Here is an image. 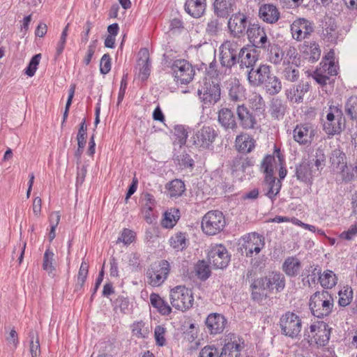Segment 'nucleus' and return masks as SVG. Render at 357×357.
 I'll list each match as a JSON object with an SVG mask.
<instances>
[{"label":"nucleus","mask_w":357,"mask_h":357,"mask_svg":"<svg viewBox=\"0 0 357 357\" xmlns=\"http://www.w3.org/2000/svg\"><path fill=\"white\" fill-rule=\"evenodd\" d=\"M287 105L284 101L280 98H273L270 105V112L272 117L276 119H281L284 116L287 110Z\"/></svg>","instance_id":"obj_38"},{"label":"nucleus","mask_w":357,"mask_h":357,"mask_svg":"<svg viewBox=\"0 0 357 357\" xmlns=\"http://www.w3.org/2000/svg\"><path fill=\"white\" fill-rule=\"evenodd\" d=\"M54 262V253L47 249L43 256V268L47 271L49 275H54V271H55Z\"/></svg>","instance_id":"obj_45"},{"label":"nucleus","mask_w":357,"mask_h":357,"mask_svg":"<svg viewBox=\"0 0 357 357\" xmlns=\"http://www.w3.org/2000/svg\"><path fill=\"white\" fill-rule=\"evenodd\" d=\"M268 53L269 61L275 65L280 63L284 57V52L280 47L275 43H270L265 50Z\"/></svg>","instance_id":"obj_39"},{"label":"nucleus","mask_w":357,"mask_h":357,"mask_svg":"<svg viewBox=\"0 0 357 357\" xmlns=\"http://www.w3.org/2000/svg\"><path fill=\"white\" fill-rule=\"evenodd\" d=\"M172 70L176 82L181 84L190 83L195 76V70L192 66L185 59L174 61L172 66Z\"/></svg>","instance_id":"obj_8"},{"label":"nucleus","mask_w":357,"mask_h":357,"mask_svg":"<svg viewBox=\"0 0 357 357\" xmlns=\"http://www.w3.org/2000/svg\"><path fill=\"white\" fill-rule=\"evenodd\" d=\"M284 77L290 82H295L298 79L299 73L296 66H287L283 71Z\"/></svg>","instance_id":"obj_59"},{"label":"nucleus","mask_w":357,"mask_h":357,"mask_svg":"<svg viewBox=\"0 0 357 357\" xmlns=\"http://www.w3.org/2000/svg\"><path fill=\"white\" fill-rule=\"evenodd\" d=\"M307 333L308 342L310 344H316L317 347H324L329 341L331 328L324 321H318L310 326ZM305 335H307L305 333Z\"/></svg>","instance_id":"obj_5"},{"label":"nucleus","mask_w":357,"mask_h":357,"mask_svg":"<svg viewBox=\"0 0 357 357\" xmlns=\"http://www.w3.org/2000/svg\"><path fill=\"white\" fill-rule=\"evenodd\" d=\"M279 326L283 335L296 338L301 331L302 321L297 314L287 311L280 317Z\"/></svg>","instance_id":"obj_3"},{"label":"nucleus","mask_w":357,"mask_h":357,"mask_svg":"<svg viewBox=\"0 0 357 357\" xmlns=\"http://www.w3.org/2000/svg\"><path fill=\"white\" fill-rule=\"evenodd\" d=\"M309 90V85L300 84L296 86H292L285 91L287 98L292 102H301L303 96Z\"/></svg>","instance_id":"obj_28"},{"label":"nucleus","mask_w":357,"mask_h":357,"mask_svg":"<svg viewBox=\"0 0 357 357\" xmlns=\"http://www.w3.org/2000/svg\"><path fill=\"white\" fill-rule=\"evenodd\" d=\"M236 146L239 152L250 153L255 146V140L247 134L240 135L236 138Z\"/></svg>","instance_id":"obj_35"},{"label":"nucleus","mask_w":357,"mask_h":357,"mask_svg":"<svg viewBox=\"0 0 357 357\" xmlns=\"http://www.w3.org/2000/svg\"><path fill=\"white\" fill-rule=\"evenodd\" d=\"M150 302L152 306L157 309L162 315H169L172 312V308L166 301L155 293L150 295Z\"/></svg>","instance_id":"obj_37"},{"label":"nucleus","mask_w":357,"mask_h":357,"mask_svg":"<svg viewBox=\"0 0 357 357\" xmlns=\"http://www.w3.org/2000/svg\"><path fill=\"white\" fill-rule=\"evenodd\" d=\"M321 26L324 36L330 42H336L339 37V31L335 20L331 17L325 16Z\"/></svg>","instance_id":"obj_25"},{"label":"nucleus","mask_w":357,"mask_h":357,"mask_svg":"<svg viewBox=\"0 0 357 357\" xmlns=\"http://www.w3.org/2000/svg\"><path fill=\"white\" fill-rule=\"evenodd\" d=\"M319 282L321 285L326 289L333 287L337 283V277L335 274L330 270H327L319 276Z\"/></svg>","instance_id":"obj_44"},{"label":"nucleus","mask_w":357,"mask_h":357,"mask_svg":"<svg viewBox=\"0 0 357 357\" xmlns=\"http://www.w3.org/2000/svg\"><path fill=\"white\" fill-rule=\"evenodd\" d=\"M264 185V190H266V196L271 200H274L277 195L280 192L282 183L280 179L276 181L275 176H265Z\"/></svg>","instance_id":"obj_31"},{"label":"nucleus","mask_w":357,"mask_h":357,"mask_svg":"<svg viewBox=\"0 0 357 357\" xmlns=\"http://www.w3.org/2000/svg\"><path fill=\"white\" fill-rule=\"evenodd\" d=\"M337 73V67L334 61H322L320 67L317 68L312 74L314 80L321 85H325L329 80L331 76H335Z\"/></svg>","instance_id":"obj_14"},{"label":"nucleus","mask_w":357,"mask_h":357,"mask_svg":"<svg viewBox=\"0 0 357 357\" xmlns=\"http://www.w3.org/2000/svg\"><path fill=\"white\" fill-rule=\"evenodd\" d=\"M228 96L230 101L240 102L245 99V89L236 79H231L227 84Z\"/></svg>","instance_id":"obj_26"},{"label":"nucleus","mask_w":357,"mask_h":357,"mask_svg":"<svg viewBox=\"0 0 357 357\" xmlns=\"http://www.w3.org/2000/svg\"><path fill=\"white\" fill-rule=\"evenodd\" d=\"M243 346V342L238 337L234 336L225 344L219 357H240Z\"/></svg>","instance_id":"obj_22"},{"label":"nucleus","mask_w":357,"mask_h":357,"mask_svg":"<svg viewBox=\"0 0 357 357\" xmlns=\"http://www.w3.org/2000/svg\"><path fill=\"white\" fill-rule=\"evenodd\" d=\"M345 113L352 120L357 119V96H351L344 107Z\"/></svg>","instance_id":"obj_49"},{"label":"nucleus","mask_w":357,"mask_h":357,"mask_svg":"<svg viewBox=\"0 0 357 357\" xmlns=\"http://www.w3.org/2000/svg\"><path fill=\"white\" fill-rule=\"evenodd\" d=\"M209 263L216 268L222 269L227 266L230 256L227 248L222 244L211 246L208 254Z\"/></svg>","instance_id":"obj_10"},{"label":"nucleus","mask_w":357,"mask_h":357,"mask_svg":"<svg viewBox=\"0 0 357 357\" xmlns=\"http://www.w3.org/2000/svg\"><path fill=\"white\" fill-rule=\"evenodd\" d=\"M218 133L211 126H204L193 137L194 144L199 148L209 149L215 141Z\"/></svg>","instance_id":"obj_13"},{"label":"nucleus","mask_w":357,"mask_h":357,"mask_svg":"<svg viewBox=\"0 0 357 357\" xmlns=\"http://www.w3.org/2000/svg\"><path fill=\"white\" fill-rule=\"evenodd\" d=\"M296 175L298 180L312 184L313 177L318 175V173L312 166V162L303 161L296 167Z\"/></svg>","instance_id":"obj_23"},{"label":"nucleus","mask_w":357,"mask_h":357,"mask_svg":"<svg viewBox=\"0 0 357 357\" xmlns=\"http://www.w3.org/2000/svg\"><path fill=\"white\" fill-rule=\"evenodd\" d=\"M169 299L172 307L183 312L191 308L194 303L192 290L183 285H178L170 290Z\"/></svg>","instance_id":"obj_2"},{"label":"nucleus","mask_w":357,"mask_h":357,"mask_svg":"<svg viewBox=\"0 0 357 357\" xmlns=\"http://www.w3.org/2000/svg\"><path fill=\"white\" fill-rule=\"evenodd\" d=\"M330 162L333 169L344 172L347 169L346 155L339 149L333 150L330 155Z\"/></svg>","instance_id":"obj_33"},{"label":"nucleus","mask_w":357,"mask_h":357,"mask_svg":"<svg viewBox=\"0 0 357 357\" xmlns=\"http://www.w3.org/2000/svg\"><path fill=\"white\" fill-rule=\"evenodd\" d=\"M218 349L213 346H206L201 349L198 357H219Z\"/></svg>","instance_id":"obj_64"},{"label":"nucleus","mask_w":357,"mask_h":357,"mask_svg":"<svg viewBox=\"0 0 357 357\" xmlns=\"http://www.w3.org/2000/svg\"><path fill=\"white\" fill-rule=\"evenodd\" d=\"M307 52L310 54L309 59L312 63L317 61L320 58L321 50L319 45L315 42L310 43Z\"/></svg>","instance_id":"obj_57"},{"label":"nucleus","mask_w":357,"mask_h":357,"mask_svg":"<svg viewBox=\"0 0 357 357\" xmlns=\"http://www.w3.org/2000/svg\"><path fill=\"white\" fill-rule=\"evenodd\" d=\"M324 130L327 134L334 135L341 132V124L339 122L335 123L334 121H327L324 124Z\"/></svg>","instance_id":"obj_61"},{"label":"nucleus","mask_w":357,"mask_h":357,"mask_svg":"<svg viewBox=\"0 0 357 357\" xmlns=\"http://www.w3.org/2000/svg\"><path fill=\"white\" fill-rule=\"evenodd\" d=\"M167 188L169 190V194L171 197H180L185 191V184L179 179L172 181L167 184Z\"/></svg>","instance_id":"obj_42"},{"label":"nucleus","mask_w":357,"mask_h":357,"mask_svg":"<svg viewBox=\"0 0 357 357\" xmlns=\"http://www.w3.org/2000/svg\"><path fill=\"white\" fill-rule=\"evenodd\" d=\"M247 17L241 13L232 15L228 22L229 29L235 37H239L243 34L247 28Z\"/></svg>","instance_id":"obj_21"},{"label":"nucleus","mask_w":357,"mask_h":357,"mask_svg":"<svg viewBox=\"0 0 357 357\" xmlns=\"http://www.w3.org/2000/svg\"><path fill=\"white\" fill-rule=\"evenodd\" d=\"M258 61V54L257 51L250 47H243L239 51L237 63L241 69H247V70L254 68V66Z\"/></svg>","instance_id":"obj_19"},{"label":"nucleus","mask_w":357,"mask_h":357,"mask_svg":"<svg viewBox=\"0 0 357 357\" xmlns=\"http://www.w3.org/2000/svg\"><path fill=\"white\" fill-rule=\"evenodd\" d=\"M172 247L178 250H182L186 247L185 234L179 232L172 236L169 240Z\"/></svg>","instance_id":"obj_51"},{"label":"nucleus","mask_w":357,"mask_h":357,"mask_svg":"<svg viewBox=\"0 0 357 357\" xmlns=\"http://www.w3.org/2000/svg\"><path fill=\"white\" fill-rule=\"evenodd\" d=\"M88 272L89 265L86 261H83L78 272L77 283L75 284V291H79L82 289L87 278Z\"/></svg>","instance_id":"obj_48"},{"label":"nucleus","mask_w":357,"mask_h":357,"mask_svg":"<svg viewBox=\"0 0 357 357\" xmlns=\"http://www.w3.org/2000/svg\"><path fill=\"white\" fill-rule=\"evenodd\" d=\"M247 35L250 42L255 47L266 50L270 46L271 41L268 38L265 30L258 24H252L247 29Z\"/></svg>","instance_id":"obj_11"},{"label":"nucleus","mask_w":357,"mask_h":357,"mask_svg":"<svg viewBox=\"0 0 357 357\" xmlns=\"http://www.w3.org/2000/svg\"><path fill=\"white\" fill-rule=\"evenodd\" d=\"M250 104L252 109L256 112L264 111L265 102L259 94H254L250 99Z\"/></svg>","instance_id":"obj_53"},{"label":"nucleus","mask_w":357,"mask_h":357,"mask_svg":"<svg viewBox=\"0 0 357 357\" xmlns=\"http://www.w3.org/2000/svg\"><path fill=\"white\" fill-rule=\"evenodd\" d=\"M178 215H175L171 211H166L162 220L161 225L165 228H172L176 223Z\"/></svg>","instance_id":"obj_55"},{"label":"nucleus","mask_w":357,"mask_h":357,"mask_svg":"<svg viewBox=\"0 0 357 357\" xmlns=\"http://www.w3.org/2000/svg\"><path fill=\"white\" fill-rule=\"evenodd\" d=\"M234 0H215L213 3L215 13L220 17H227L233 12Z\"/></svg>","instance_id":"obj_36"},{"label":"nucleus","mask_w":357,"mask_h":357,"mask_svg":"<svg viewBox=\"0 0 357 357\" xmlns=\"http://www.w3.org/2000/svg\"><path fill=\"white\" fill-rule=\"evenodd\" d=\"M241 48L238 42L234 40L225 41L219 48L222 66L231 68L236 64Z\"/></svg>","instance_id":"obj_6"},{"label":"nucleus","mask_w":357,"mask_h":357,"mask_svg":"<svg viewBox=\"0 0 357 357\" xmlns=\"http://www.w3.org/2000/svg\"><path fill=\"white\" fill-rule=\"evenodd\" d=\"M253 165V161L248 158L237 156L234 158L231 162V169L233 172H245L246 169Z\"/></svg>","instance_id":"obj_40"},{"label":"nucleus","mask_w":357,"mask_h":357,"mask_svg":"<svg viewBox=\"0 0 357 357\" xmlns=\"http://www.w3.org/2000/svg\"><path fill=\"white\" fill-rule=\"evenodd\" d=\"M135 232L128 229H124L117 242H123L124 244H130L135 240Z\"/></svg>","instance_id":"obj_62"},{"label":"nucleus","mask_w":357,"mask_h":357,"mask_svg":"<svg viewBox=\"0 0 357 357\" xmlns=\"http://www.w3.org/2000/svg\"><path fill=\"white\" fill-rule=\"evenodd\" d=\"M301 268V263L296 257H289L285 259L282 264V270L289 277H295L298 275Z\"/></svg>","instance_id":"obj_34"},{"label":"nucleus","mask_w":357,"mask_h":357,"mask_svg":"<svg viewBox=\"0 0 357 357\" xmlns=\"http://www.w3.org/2000/svg\"><path fill=\"white\" fill-rule=\"evenodd\" d=\"M226 221L223 213L219 211H210L202 220V229L207 235H215L225 227Z\"/></svg>","instance_id":"obj_4"},{"label":"nucleus","mask_w":357,"mask_h":357,"mask_svg":"<svg viewBox=\"0 0 357 357\" xmlns=\"http://www.w3.org/2000/svg\"><path fill=\"white\" fill-rule=\"evenodd\" d=\"M333 306V298L327 291H317L310 297L309 303L310 311L314 317L318 318L329 316Z\"/></svg>","instance_id":"obj_1"},{"label":"nucleus","mask_w":357,"mask_h":357,"mask_svg":"<svg viewBox=\"0 0 357 357\" xmlns=\"http://www.w3.org/2000/svg\"><path fill=\"white\" fill-rule=\"evenodd\" d=\"M326 155L324 153V150L321 148H318L315 151V153L313 155V158L310 162H312V166H315L316 168H314L317 173L320 172L325 166L326 164Z\"/></svg>","instance_id":"obj_43"},{"label":"nucleus","mask_w":357,"mask_h":357,"mask_svg":"<svg viewBox=\"0 0 357 357\" xmlns=\"http://www.w3.org/2000/svg\"><path fill=\"white\" fill-rule=\"evenodd\" d=\"M352 298V289L351 288L347 287L344 291H340L338 303L342 307L347 306L351 302Z\"/></svg>","instance_id":"obj_52"},{"label":"nucleus","mask_w":357,"mask_h":357,"mask_svg":"<svg viewBox=\"0 0 357 357\" xmlns=\"http://www.w3.org/2000/svg\"><path fill=\"white\" fill-rule=\"evenodd\" d=\"M268 80L264 84L268 93L275 95L278 93L282 89L280 80L273 74H271Z\"/></svg>","instance_id":"obj_41"},{"label":"nucleus","mask_w":357,"mask_h":357,"mask_svg":"<svg viewBox=\"0 0 357 357\" xmlns=\"http://www.w3.org/2000/svg\"><path fill=\"white\" fill-rule=\"evenodd\" d=\"M195 271L196 275L202 280H206L211 275L208 265L204 261H199L195 265Z\"/></svg>","instance_id":"obj_50"},{"label":"nucleus","mask_w":357,"mask_h":357,"mask_svg":"<svg viewBox=\"0 0 357 357\" xmlns=\"http://www.w3.org/2000/svg\"><path fill=\"white\" fill-rule=\"evenodd\" d=\"M236 114L239 124L243 129L251 130L258 128L256 114L251 112L244 104L238 105Z\"/></svg>","instance_id":"obj_15"},{"label":"nucleus","mask_w":357,"mask_h":357,"mask_svg":"<svg viewBox=\"0 0 357 357\" xmlns=\"http://www.w3.org/2000/svg\"><path fill=\"white\" fill-rule=\"evenodd\" d=\"M30 337L29 351L31 357H38L40 354V346L39 337L37 332L31 331L29 332Z\"/></svg>","instance_id":"obj_46"},{"label":"nucleus","mask_w":357,"mask_h":357,"mask_svg":"<svg viewBox=\"0 0 357 357\" xmlns=\"http://www.w3.org/2000/svg\"><path fill=\"white\" fill-rule=\"evenodd\" d=\"M221 30V25L218 19H211L208 23L206 28V32L211 36H216Z\"/></svg>","instance_id":"obj_58"},{"label":"nucleus","mask_w":357,"mask_h":357,"mask_svg":"<svg viewBox=\"0 0 357 357\" xmlns=\"http://www.w3.org/2000/svg\"><path fill=\"white\" fill-rule=\"evenodd\" d=\"M227 324L225 317L218 313L210 314L206 320V326L211 334H218L223 331Z\"/></svg>","instance_id":"obj_24"},{"label":"nucleus","mask_w":357,"mask_h":357,"mask_svg":"<svg viewBox=\"0 0 357 357\" xmlns=\"http://www.w3.org/2000/svg\"><path fill=\"white\" fill-rule=\"evenodd\" d=\"M40 54H37L31 58L28 66L25 69L26 75H27L29 77H32L34 75L37 70L38 66L40 63Z\"/></svg>","instance_id":"obj_54"},{"label":"nucleus","mask_w":357,"mask_h":357,"mask_svg":"<svg viewBox=\"0 0 357 357\" xmlns=\"http://www.w3.org/2000/svg\"><path fill=\"white\" fill-rule=\"evenodd\" d=\"M315 135L314 126L309 123L297 125L293 131L294 139L300 144H310Z\"/></svg>","instance_id":"obj_18"},{"label":"nucleus","mask_w":357,"mask_h":357,"mask_svg":"<svg viewBox=\"0 0 357 357\" xmlns=\"http://www.w3.org/2000/svg\"><path fill=\"white\" fill-rule=\"evenodd\" d=\"M206 6V0H187L185 10L193 17L198 18L204 14Z\"/></svg>","instance_id":"obj_32"},{"label":"nucleus","mask_w":357,"mask_h":357,"mask_svg":"<svg viewBox=\"0 0 357 357\" xmlns=\"http://www.w3.org/2000/svg\"><path fill=\"white\" fill-rule=\"evenodd\" d=\"M313 31L312 23L304 18L295 20L291 25L292 37L298 41L309 37Z\"/></svg>","instance_id":"obj_17"},{"label":"nucleus","mask_w":357,"mask_h":357,"mask_svg":"<svg viewBox=\"0 0 357 357\" xmlns=\"http://www.w3.org/2000/svg\"><path fill=\"white\" fill-rule=\"evenodd\" d=\"M271 74V67L265 64L260 65L257 69L247 70L248 80L252 86H264Z\"/></svg>","instance_id":"obj_16"},{"label":"nucleus","mask_w":357,"mask_h":357,"mask_svg":"<svg viewBox=\"0 0 357 357\" xmlns=\"http://www.w3.org/2000/svg\"><path fill=\"white\" fill-rule=\"evenodd\" d=\"M276 165V160L274 155H267L261 164V169L265 174V176H274V168Z\"/></svg>","instance_id":"obj_47"},{"label":"nucleus","mask_w":357,"mask_h":357,"mask_svg":"<svg viewBox=\"0 0 357 357\" xmlns=\"http://www.w3.org/2000/svg\"><path fill=\"white\" fill-rule=\"evenodd\" d=\"M218 122L226 130H235L238 128L233 112L228 108H222L218 111Z\"/></svg>","instance_id":"obj_27"},{"label":"nucleus","mask_w":357,"mask_h":357,"mask_svg":"<svg viewBox=\"0 0 357 357\" xmlns=\"http://www.w3.org/2000/svg\"><path fill=\"white\" fill-rule=\"evenodd\" d=\"M201 101L206 105H212L220 99V85L213 81L206 80L201 89L197 91Z\"/></svg>","instance_id":"obj_9"},{"label":"nucleus","mask_w":357,"mask_h":357,"mask_svg":"<svg viewBox=\"0 0 357 357\" xmlns=\"http://www.w3.org/2000/svg\"><path fill=\"white\" fill-rule=\"evenodd\" d=\"M140 57L137 61L139 67V75L142 81L146 80L150 75L151 63L149 61V54L147 49H142L139 52Z\"/></svg>","instance_id":"obj_29"},{"label":"nucleus","mask_w":357,"mask_h":357,"mask_svg":"<svg viewBox=\"0 0 357 357\" xmlns=\"http://www.w3.org/2000/svg\"><path fill=\"white\" fill-rule=\"evenodd\" d=\"M264 246V241L261 236L255 234L250 235L245 245L246 256L251 257L254 252L259 253Z\"/></svg>","instance_id":"obj_30"},{"label":"nucleus","mask_w":357,"mask_h":357,"mask_svg":"<svg viewBox=\"0 0 357 357\" xmlns=\"http://www.w3.org/2000/svg\"><path fill=\"white\" fill-rule=\"evenodd\" d=\"M144 324L142 321L133 324L132 331L133 335L138 338H145L149 334L147 328H144Z\"/></svg>","instance_id":"obj_56"},{"label":"nucleus","mask_w":357,"mask_h":357,"mask_svg":"<svg viewBox=\"0 0 357 357\" xmlns=\"http://www.w3.org/2000/svg\"><path fill=\"white\" fill-rule=\"evenodd\" d=\"M170 271L167 261L161 260L150 266L146 272L147 282L152 287H159L167 280Z\"/></svg>","instance_id":"obj_7"},{"label":"nucleus","mask_w":357,"mask_h":357,"mask_svg":"<svg viewBox=\"0 0 357 357\" xmlns=\"http://www.w3.org/2000/svg\"><path fill=\"white\" fill-rule=\"evenodd\" d=\"M86 128L85 120H83L77 135V144L79 148H84L86 145Z\"/></svg>","instance_id":"obj_60"},{"label":"nucleus","mask_w":357,"mask_h":357,"mask_svg":"<svg viewBox=\"0 0 357 357\" xmlns=\"http://www.w3.org/2000/svg\"><path fill=\"white\" fill-rule=\"evenodd\" d=\"M259 17L264 22L275 24L280 18V12L273 3H263L259 8Z\"/></svg>","instance_id":"obj_20"},{"label":"nucleus","mask_w":357,"mask_h":357,"mask_svg":"<svg viewBox=\"0 0 357 357\" xmlns=\"http://www.w3.org/2000/svg\"><path fill=\"white\" fill-rule=\"evenodd\" d=\"M111 69V59L109 54H105L100 60V70L103 75H106Z\"/></svg>","instance_id":"obj_63"},{"label":"nucleus","mask_w":357,"mask_h":357,"mask_svg":"<svg viewBox=\"0 0 357 357\" xmlns=\"http://www.w3.org/2000/svg\"><path fill=\"white\" fill-rule=\"evenodd\" d=\"M261 285L266 289L275 288L278 291H281L284 288L285 279L284 275L280 273H272L268 277L255 280L252 284V287L255 289Z\"/></svg>","instance_id":"obj_12"}]
</instances>
